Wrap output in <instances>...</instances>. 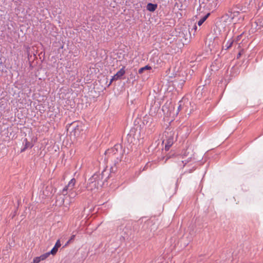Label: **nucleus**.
Returning a JSON list of instances; mask_svg holds the SVG:
<instances>
[{"mask_svg":"<svg viewBox=\"0 0 263 263\" xmlns=\"http://www.w3.org/2000/svg\"><path fill=\"white\" fill-rule=\"evenodd\" d=\"M222 46V49H229L230 48H233L234 49H244L245 47L238 45V43H236L234 39V36L231 37L228 41H224Z\"/></svg>","mask_w":263,"mask_h":263,"instance_id":"nucleus-1","label":"nucleus"},{"mask_svg":"<svg viewBox=\"0 0 263 263\" xmlns=\"http://www.w3.org/2000/svg\"><path fill=\"white\" fill-rule=\"evenodd\" d=\"M76 181L74 178H72L70 180V181L69 182L67 185H66L64 189L63 190L62 193L64 195L67 194L65 193V192L68 191L69 193V196L70 198H74L77 195V193L76 192H74L73 191V189L75 185Z\"/></svg>","mask_w":263,"mask_h":263,"instance_id":"nucleus-2","label":"nucleus"},{"mask_svg":"<svg viewBox=\"0 0 263 263\" xmlns=\"http://www.w3.org/2000/svg\"><path fill=\"white\" fill-rule=\"evenodd\" d=\"M181 155L182 156V158L185 157H188L187 160H182L181 161V163L179 164V166L181 167H183L185 165L190 161L193 156V151L191 148H187L184 152H182Z\"/></svg>","mask_w":263,"mask_h":263,"instance_id":"nucleus-3","label":"nucleus"},{"mask_svg":"<svg viewBox=\"0 0 263 263\" xmlns=\"http://www.w3.org/2000/svg\"><path fill=\"white\" fill-rule=\"evenodd\" d=\"M205 46L209 49L219 48V40L217 37L210 38L205 41Z\"/></svg>","mask_w":263,"mask_h":263,"instance_id":"nucleus-4","label":"nucleus"},{"mask_svg":"<svg viewBox=\"0 0 263 263\" xmlns=\"http://www.w3.org/2000/svg\"><path fill=\"white\" fill-rule=\"evenodd\" d=\"M97 178V176H93L89 179L87 186L88 190H92L98 187V182Z\"/></svg>","mask_w":263,"mask_h":263,"instance_id":"nucleus-5","label":"nucleus"},{"mask_svg":"<svg viewBox=\"0 0 263 263\" xmlns=\"http://www.w3.org/2000/svg\"><path fill=\"white\" fill-rule=\"evenodd\" d=\"M125 73L124 67L122 68L119 71H118L116 74H115L110 80V83H111L114 80H117L123 76Z\"/></svg>","mask_w":263,"mask_h":263,"instance_id":"nucleus-6","label":"nucleus"},{"mask_svg":"<svg viewBox=\"0 0 263 263\" xmlns=\"http://www.w3.org/2000/svg\"><path fill=\"white\" fill-rule=\"evenodd\" d=\"M49 255L50 253H46L41 255L40 256L36 257L33 259V263H39L41 260L46 259Z\"/></svg>","mask_w":263,"mask_h":263,"instance_id":"nucleus-7","label":"nucleus"},{"mask_svg":"<svg viewBox=\"0 0 263 263\" xmlns=\"http://www.w3.org/2000/svg\"><path fill=\"white\" fill-rule=\"evenodd\" d=\"M243 34H244V32H242L240 34L237 35L236 36H233L234 39L235 40V42L238 43V46L240 45L242 47H244L243 45L242 44V37L243 36Z\"/></svg>","mask_w":263,"mask_h":263,"instance_id":"nucleus-8","label":"nucleus"},{"mask_svg":"<svg viewBox=\"0 0 263 263\" xmlns=\"http://www.w3.org/2000/svg\"><path fill=\"white\" fill-rule=\"evenodd\" d=\"M61 244L60 240H58L55 244L54 247L52 248V249L49 252L50 254H51L52 255H55L57 253L58 249L61 247Z\"/></svg>","mask_w":263,"mask_h":263,"instance_id":"nucleus-9","label":"nucleus"},{"mask_svg":"<svg viewBox=\"0 0 263 263\" xmlns=\"http://www.w3.org/2000/svg\"><path fill=\"white\" fill-rule=\"evenodd\" d=\"M157 4L149 3L147 4L146 9L150 12H154L157 8Z\"/></svg>","mask_w":263,"mask_h":263,"instance_id":"nucleus-10","label":"nucleus"},{"mask_svg":"<svg viewBox=\"0 0 263 263\" xmlns=\"http://www.w3.org/2000/svg\"><path fill=\"white\" fill-rule=\"evenodd\" d=\"M173 144V138H168L167 141L165 145V149L166 151H168L169 148L171 147V146Z\"/></svg>","mask_w":263,"mask_h":263,"instance_id":"nucleus-11","label":"nucleus"},{"mask_svg":"<svg viewBox=\"0 0 263 263\" xmlns=\"http://www.w3.org/2000/svg\"><path fill=\"white\" fill-rule=\"evenodd\" d=\"M210 13H208L205 15H204L203 17H202L198 22V25L199 26H201L202 25V24L205 21V20L208 18V17L210 16Z\"/></svg>","mask_w":263,"mask_h":263,"instance_id":"nucleus-12","label":"nucleus"},{"mask_svg":"<svg viewBox=\"0 0 263 263\" xmlns=\"http://www.w3.org/2000/svg\"><path fill=\"white\" fill-rule=\"evenodd\" d=\"M81 128L80 126L77 125L74 128L73 132L75 136H78L80 133Z\"/></svg>","mask_w":263,"mask_h":263,"instance_id":"nucleus-13","label":"nucleus"},{"mask_svg":"<svg viewBox=\"0 0 263 263\" xmlns=\"http://www.w3.org/2000/svg\"><path fill=\"white\" fill-rule=\"evenodd\" d=\"M257 26H258L259 28L262 27L263 28V18H260L257 19L255 22Z\"/></svg>","mask_w":263,"mask_h":263,"instance_id":"nucleus-14","label":"nucleus"},{"mask_svg":"<svg viewBox=\"0 0 263 263\" xmlns=\"http://www.w3.org/2000/svg\"><path fill=\"white\" fill-rule=\"evenodd\" d=\"M151 69V67L148 66H145L143 67H142L139 69V73H142L145 70H149Z\"/></svg>","mask_w":263,"mask_h":263,"instance_id":"nucleus-15","label":"nucleus"},{"mask_svg":"<svg viewBox=\"0 0 263 263\" xmlns=\"http://www.w3.org/2000/svg\"><path fill=\"white\" fill-rule=\"evenodd\" d=\"M258 5L259 9H263V0H258Z\"/></svg>","mask_w":263,"mask_h":263,"instance_id":"nucleus-16","label":"nucleus"},{"mask_svg":"<svg viewBox=\"0 0 263 263\" xmlns=\"http://www.w3.org/2000/svg\"><path fill=\"white\" fill-rule=\"evenodd\" d=\"M75 236H76V235H72L71 236V237H70V238L69 239V240L68 241V242H67V244H66V245H67V244L69 243H70V242H71L72 241H73V240H74V238H75Z\"/></svg>","mask_w":263,"mask_h":263,"instance_id":"nucleus-17","label":"nucleus"},{"mask_svg":"<svg viewBox=\"0 0 263 263\" xmlns=\"http://www.w3.org/2000/svg\"><path fill=\"white\" fill-rule=\"evenodd\" d=\"M28 142H26L25 146L24 148V149L21 151L22 152H23L25 150V149H26L27 148V147H28Z\"/></svg>","mask_w":263,"mask_h":263,"instance_id":"nucleus-18","label":"nucleus"},{"mask_svg":"<svg viewBox=\"0 0 263 263\" xmlns=\"http://www.w3.org/2000/svg\"><path fill=\"white\" fill-rule=\"evenodd\" d=\"M197 28V27L196 25H194V28H193V29H194L195 30H196Z\"/></svg>","mask_w":263,"mask_h":263,"instance_id":"nucleus-19","label":"nucleus"},{"mask_svg":"<svg viewBox=\"0 0 263 263\" xmlns=\"http://www.w3.org/2000/svg\"><path fill=\"white\" fill-rule=\"evenodd\" d=\"M63 48V46L60 47V48H59V49H62Z\"/></svg>","mask_w":263,"mask_h":263,"instance_id":"nucleus-20","label":"nucleus"},{"mask_svg":"<svg viewBox=\"0 0 263 263\" xmlns=\"http://www.w3.org/2000/svg\"><path fill=\"white\" fill-rule=\"evenodd\" d=\"M240 55H241V53H240V52H239V53H238V56H239V57H240Z\"/></svg>","mask_w":263,"mask_h":263,"instance_id":"nucleus-21","label":"nucleus"},{"mask_svg":"<svg viewBox=\"0 0 263 263\" xmlns=\"http://www.w3.org/2000/svg\"><path fill=\"white\" fill-rule=\"evenodd\" d=\"M167 159L168 158L166 159V160H165V162H166V160H167Z\"/></svg>","mask_w":263,"mask_h":263,"instance_id":"nucleus-22","label":"nucleus"},{"mask_svg":"<svg viewBox=\"0 0 263 263\" xmlns=\"http://www.w3.org/2000/svg\"><path fill=\"white\" fill-rule=\"evenodd\" d=\"M167 159L168 158L166 159V160H165V162H166V160H167Z\"/></svg>","mask_w":263,"mask_h":263,"instance_id":"nucleus-23","label":"nucleus"}]
</instances>
